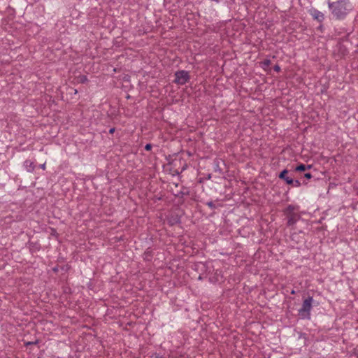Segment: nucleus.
<instances>
[{
    "label": "nucleus",
    "instance_id": "obj_14",
    "mask_svg": "<svg viewBox=\"0 0 358 358\" xmlns=\"http://www.w3.org/2000/svg\"><path fill=\"white\" fill-rule=\"evenodd\" d=\"M304 177L308 179H310L312 178V174L310 173H307L304 175Z\"/></svg>",
    "mask_w": 358,
    "mask_h": 358
},
{
    "label": "nucleus",
    "instance_id": "obj_16",
    "mask_svg": "<svg viewBox=\"0 0 358 358\" xmlns=\"http://www.w3.org/2000/svg\"><path fill=\"white\" fill-rule=\"evenodd\" d=\"M208 206H210V208H213V202H208Z\"/></svg>",
    "mask_w": 358,
    "mask_h": 358
},
{
    "label": "nucleus",
    "instance_id": "obj_1",
    "mask_svg": "<svg viewBox=\"0 0 358 358\" xmlns=\"http://www.w3.org/2000/svg\"><path fill=\"white\" fill-rule=\"evenodd\" d=\"M328 4L332 14L338 19L343 17L348 13V8L346 2L344 1L329 2Z\"/></svg>",
    "mask_w": 358,
    "mask_h": 358
},
{
    "label": "nucleus",
    "instance_id": "obj_18",
    "mask_svg": "<svg viewBox=\"0 0 358 358\" xmlns=\"http://www.w3.org/2000/svg\"><path fill=\"white\" fill-rule=\"evenodd\" d=\"M114 131H115V129H114V128H112V129H110V131H110V133H111V134H112V133H113V132H114Z\"/></svg>",
    "mask_w": 358,
    "mask_h": 358
},
{
    "label": "nucleus",
    "instance_id": "obj_10",
    "mask_svg": "<svg viewBox=\"0 0 358 358\" xmlns=\"http://www.w3.org/2000/svg\"><path fill=\"white\" fill-rule=\"evenodd\" d=\"M270 64H271V61L269 59H265L261 62L262 67L264 69L268 67Z\"/></svg>",
    "mask_w": 358,
    "mask_h": 358
},
{
    "label": "nucleus",
    "instance_id": "obj_8",
    "mask_svg": "<svg viewBox=\"0 0 358 358\" xmlns=\"http://www.w3.org/2000/svg\"><path fill=\"white\" fill-rule=\"evenodd\" d=\"M294 206H292V205H289L285 210H284V213L285 215H286L287 216L288 215H294V214H296L294 211Z\"/></svg>",
    "mask_w": 358,
    "mask_h": 358
},
{
    "label": "nucleus",
    "instance_id": "obj_11",
    "mask_svg": "<svg viewBox=\"0 0 358 358\" xmlns=\"http://www.w3.org/2000/svg\"><path fill=\"white\" fill-rule=\"evenodd\" d=\"M291 185H293L294 187H298L301 186V182L298 180H293V182Z\"/></svg>",
    "mask_w": 358,
    "mask_h": 358
},
{
    "label": "nucleus",
    "instance_id": "obj_3",
    "mask_svg": "<svg viewBox=\"0 0 358 358\" xmlns=\"http://www.w3.org/2000/svg\"><path fill=\"white\" fill-rule=\"evenodd\" d=\"M175 77V83L179 85H185L189 79L188 72L184 70L176 72Z\"/></svg>",
    "mask_w": 358,
    "mask_h": 358
},
{
    "label": "nucleus",
    "instance_id": "obj_7",
    "mask_svg": "<svg viewBox=\"0 0 358 358\" xmlns=\"http://www.w3.org/2000/svg\"><path fill=\"white\" fill-rule=\"evenodd\" d=\"M287 217V225L292 226L294 224L299 220V216L297 214L288 215Z\"/></svg>",
    "mask_w": 358,
    "mask_h": 358
},
{
    "label": "nucleus",
    "instance_id": "obj_17",
    "mask_svg": "<svg viewBox=\"0 0 358 358\" xmlns=\"http://www.w3.org/2000/svg\"><path fill=\"white\" fill-rule=\"evenodd\" d=\"M40 167L42 169H45V164H43L40 166Z\"/></svg>",
    "mask_w": 358,
    "mask_h": 358
},
{
    "label": "nucleus",
    "instance_id": "obj_4",
    "mask_svg": "<svg viewBox=\"0 0 358 358\" xmlns=\"http://www.w3.org/2000/svg\"><path fill=\"white\" fill-rule=\"evenodd\" d=\"M310 15L313 16V17L315 19V20H317L318 22H322L324 19V14L316 10V9H313L310 10Z\"/></svg>",
    "mask_w": 358,
    "mask_h": 358
},
{
    "label": "nucleus",
    "instance_id": "obj_5",
    "mask_svg": "<svg viewBox=\"0 0 358 358\" xmlns=\"http://www.w3.org/2000/svg\"><path fill=\"white\" fill-rule=\"evenodd\" d=\"M288 171L287 170L285 169L283 170L279 175V178L280 179H282L284 180H285V182L289 184V185H291L292 182H293V179L287 176V174Z\"/></svg>",
    "mask_w": 358,
    "mask_h": 358
},
{
    "label": "nucleus",
    "instance_id": "obj_15",
    "mask_svg": "<svg viewBox=\"0 0 358 358\" xmlns=\"http://www.w3.org/2000/svg\"><path fill=\"white\" fill-rule=\"evenodd\" d=\"M151 148H152V145H151L150 144H147V145L145 146V149L146 150H151Z\"/></svg>",
    "mask_w": 358,
    "mask_h": 358
},
{
    "label": "nucleus",
    "instance_id": "obj_13",
    "mask_svg": "<svg viewBox=\"0 0 358 358\" xmlns=\"http://www.w3.org/2000/svg\"><path fill=\"white\" fill-rule=\"evenodd\" d=\"M273 69L276 72H279L280 71V67L279 65H275L274 67H273Z\"/></svg>",
    "mask_w": 358,
    "mask_h": 358
},
{
    "label": "nucleus",
    "instance_id": "obj_2",
    "mask_svg": "<svg viewBox=\"0 0 358 358\" xmlns=\"http://www.w3.org/2000/svg\"><path fill=\"white\" fill-rule=\"evenodd\" d=\"M313 301V299L311 296L308 297L303 301L301 308L299 310V315L301 319H310Z\"/></svg>",
    "mask_w": 358,
    "mask_h": 358
},
{
    "label": "nucleus",
    "instance_id": "obj_12",
    "mask_svg": "<svg viewBox=\"0 0 358 358\" xmlns=\"http://www.w3.org/2000/svg\"><path fill=\"white\" fill-rule=\"evenodd\" d=\"M148 358H162V356H160L159 354L153 353L150 355Z\"/></svg>",
    "mask_w": 358,
    "mask_h": 358
},
{
    "label": "nucleus",
    "instance_id": "obj_9",
    "mask_svg": "<svg viewBox=\"0 0 358 358\" xmlns=\"http://www.w3.org/2000/svg\"><path fill=\"white\" fill-rule=\"evenodd\" d=\"M310 166H306V165L301 164L300 165H299L296 167L295 170L297 171H304L307 169H310Z\"/></svg>",
    "mask_w": 358,
    "mask_h": 358
},
{
    "label": "nucleus",
    "instance_id": "obj_6",
    "mask_svg": "<svg viewBox=\"0 0 358 358\" xmlns=\"http://www.w3.org/2000/svg\"><path fill=\"white\" fill-rule=\"evenodd\" d=\"M24 167L28 172H33L35 169V166L34 164V162L31 160H26L24 162Z\"/></svg>",
    "mask_w": 358,
    "mask_h": 358
}]
</instances>
